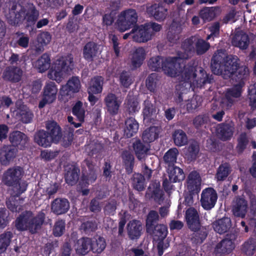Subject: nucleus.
<instances>
[{
  "label": "nucleus",
  "instance_id": "obj_1",
  "mask_svg": "<svg viewBox=\"0 0 256 256\" xmlns=\"http://www.w3.org/2000/svg\"><path fill=\"white\" fill-rule=\"evenodd\" d=\"M182 65L178 56L165 58L156 56L148 62V66L152 70H158L162 68L170 76H179L180 81L176 86V90L180 94L212 82L211 76L209 77L202 68L198 66L197 62H191L184 64L182 68Z\"/></svg>",
  "mask_w": 256,
  "mask_h": 256
},
{
  "label": "nucleus",
  "instance_id": "obj_2",
  "mask_svg": "<svg viewBox=\"0 0 256 256\" xmlns=\"http://www.w3.org/2000/svg\"><path fill=\"white\" fill-rule=\"evenodd\" d=\"M211 68L214 74L220 75L226 79L232 77L238 82L227 91L225 97L220 100L222 108L228 109L236 98L241 96L242 88L244 84L243 80L248 75L249 70L246 66H239V60L236 56H227L222 50H218L214 56Z\"/></svg>",
  "mask_w": 256,
  "mask_h": 256
},
{
  "label": "nucleus",
  "instance_id": "obj_3",
  "mask_svg": "<svg viewBox=\"0 0 256 256\" xmlns=\"http://www.w3.org/2000/svg\"><path fill=\"white\" fill-rule=\"evenodd\" d=\"M33 66L40 72H44L50 68L48 78L60 82L73 69L74 63L72 55L68 54L56 58L50 65V56L44 54L34 62Z\"/></svg>",
  "mask_w": 256,
  "mask_h": 256
},
{
  "label": "nucleus",
  "instance_id": "obj_4",
  "mask_svg": "<svg viewBox=\"0 0 256 256\" xmlns=\"http://www.w3.org/2000/svg\"><path fill=\"white\" fill-rule=\"evenodd\" d=\"M22 172L21 168L16 166L8 170L2 177V182L5 184L12 186L13 192L6 201V204L8 208L13 212H19L22 210V206L20 205L21 200L16 198L25 192L27 188L26 182L20 180Z\"/></svg>",
  "mask_w": 256,
  "mask_h": 256
},
{
  "label": "nucleus",
  "instance_id": "obj_5",
  "mask_svg": "<svg viewBox=\"0 0 256 256\" xmlns=\"http://www.w3.org/2000/svg\"><path fill=\"white\" fill-rule=\"evenodd\" d=\"M6 16L10 24L16 25L24 19L28 21L34 20L38 16V12L32 4L22 6L14 3L8 12H6Z\"/></svg>",
  "mask_w": 256,
  "mask_h": 256
},
{
  "label": "nucleus",
  "instance_id": "obj_6",
  "mask_svg": "<svg viewBox=\"0 0 256 256\" xmlns=\"http://www.w3.org/2000/svg\"><path fill=\"white\" fill-rule=\"evenodd\" d=\"M44 218V214L43 212L36 216L30 211H26L16 218L15 226L19 231L28 230L34 233L42 224Z\"/></svg>",
  "mask_w": 256,
  "mask_h": 256
},
{
  "label": "nucleus",
  "instance_id": "obj_7",
  "mask_svg": "<svg viewBox=\"0 0 256 256\" xmlns=\"http://www.w3.org/2000/svg\"><path fill=\"white\" fill-rule=\"evenodd\" d=\"M46 127L48 132L40 130L34 136V142L44 148L50 146L52 142H57L62 136L60 128L56 122H48Z\"/></svg>",
  "mask_w": 256,
  "mask_h": 256
},
{
  "label": "nucleus",
  "instance_id": "obj_8",
  "mask_svg": "<svg viewBox=\"0 0 256 256\" xmlns=\"http://www.w3.org/2000/svg\"><path fill=\"white\" fill-rule=\"evenodd\" d=\"M194 46L198 54L204 53L210 47L209 44L202 39L196 40V38L192 37L186 40L182 44L181 50L178 52L182 65L184 60L190 56L191 52L194 50Z\"/></svg>",
  "mask_w": 256,
  "mask_h": 256
},
{
  "label": "nucleus",
  "instance_id": "obj_9",
  "mask_svg": "<svg viewBox=\"0 0 256 256\" xmlns=\"http://www.w3.org/2000/svg\"><path fill=\"white\" fill-rule=\"evenodd\" d=\"M137 14L134 10H128L122 12L118 16L116 24V28L120 32L129 29L137 21Z\"/></svg>",
  "mask_w": 256,
  "mask_h": 256
},
{
  "label": "nucleus",
  "instance_id": "obj_10",
  "mask_svg": "<svg viewBox=\"0 0 256 256\" xmlns=\"http://www.w3.org/2000/svg\"><path fill=\"white\" fill-rule=\"evenodd\" d=\"M80 88L79 78L73 76L68 81L66 84L62 86L60 92V98L64 102L67 101L74 93L78 92Z\"/></svg>",
  "mask_w": 256,
  "mask_h": 256
},
{
  "label": "nucleus",
  "instance_id": "obj_11",
  "mask_svg": "<svg viewBox=\"0 0 256 256\" xmlns=\"http://www.w3.org/2000/svg\"><path fill=\"white\" fill-rule=\"evenodd\" d=\"M154 234V238L155 241H158V253L159 256H162L164 250L169 246L168 240H164L168 234V229L166 225H157L154 230L151 232Z\"/></svg>",
  "mask_w": 256,
  "mask_h": 256
},
{
  "label": "nucleus",
  "instance_id": "obj_12",
  "mask_svg": "<svg viewBox=\"0 0 256 256\" xmlns=\"http://www.w3.org/2000/svg\"><path fill=\"white\" fill-rule=\"evenodd\" d=\"M218 199L216 191L212 188H208L202 190L200 196V204L206 210H210L214 208Z\"/></svg>",
  "mask_w": 256,
  "mask_h": 256
},
{
  "label": "nucleus",
  "instance_id": "obj_13",
  "mask_svg": "<svg viewBox=\"0 0 256 256\" xmlns=\"http://www.w3.org/2000/svg\"><path fill=\"white\" fill-rule=\"evenodd\" d=\"M58 88L54 82H47L43 90V98L40 102L39 107L42 108L46 104L52 103L56 98Z\"/></svg>",
  "mask_w": 256,
  "mask_h": 256
},
{
  "label": "nucleus",
  "instance_id": "obj_14",
  "mask_svg": "<svg viewBox=\"0 0 256 256\" xmlns=\"http://www.w3.org/2000/svg\"><path fill=\"white\" fill-rule=\"evenodd\" d=\"M202 178L199 173L193 170L188 175L186 184V190L190 194H198L201 189Z\"/></svg>",
  "mask_w": 256,
  "mask_h": 256
},
{
  "label": "nucleus",
  "instance_id": "obj_15",
  "mask_svg": "<svg viewBox=\"0 0 256 256\" xmlns=\"http://www.w3.org/2000/svg\"><path fill=\"white\" fill-rule=\"evenodd\" d=\"M132 40L138 42H144L150 40L152 36V32L148 29L146 25L134 28L132 30Z\"/></svg>",
  "mask_w": 256,
  "mask_h": 256
},
{
  "label": "nucleus",
  "instance_id": "obj_16",
  "mask_svg": "<svg viewBox=\"0 0 256 256\" xmlns=\"http://www.w3.org/2000/svg\"><path fill=\"white\" fill-rule=\"evenodd\" d=\"M11 112L14 116L20 120L22 122L28 124L30 122L34 114L25 105H20L17 109L12 108Z\"/></svg>",
  "mask_w": 256,
  "mask_h": 256
},
{
  "label": "nucleus",
  "instance_id": "obj_17",
  "mask_svg": "<svg viewBox=\"0 0 256 256\" xmlns=\"http://www.w3.org/2000/svg\"><path fill=\"white\" fill-rule=\"evenodd\" d=\"M146 12L150 16H152L158 21L163 20L167 16V8H164L160 4H154L148 6Z\"/></svg>",
  "mask_w": 256,
  "mask_h": 256
},
{
  "label": "nucleus",
  "instance_id": "obj_18",
  "mask_svg": "<svg viewBox=\"0 0 256 256\" xmlns=\"http://www.w3.org/2000/svg\"><path fill=\"white\" fill-rule=\"evenodd\" d=\"M104 102L108 112L111 114H116L118 112L122 100L115 94L110 93L105 98Z\"/></svg>",
  "mask_w": 256,
  "mask_h": 256
},
{
  "label": "nucleus",
  "instance_id": "obj_19",
  "mask_svg": "<svg viewBox=\"0 0 256 256\" xmlns=\"http://www.w3.org/2000/svg\"><path fill=\"white\" fill-rule=\"evenodd\" d=\"M248 211L247 202L243 198H236L234 202L232 208L233 214L243 218Z\"/></svg>",
  "mask_w": 256,
  "mask_h": 256
},
{
  "label": "nucleus",
  "instance_id": "obj_20",
  "mask_svg": "<svg viewBox=\"0 0 256 256\" xmlns=\"http://www.w3.org/2000/svg\"><path fill=\"white\" fill-rule=\"evenodd\" d=\"M10 140L12 144V146H17L20 150H23L28 142L27 136L19 131L12 133L10 136Z\"/></svg>",
  "mask_w": 256,
  "mask_h": 256
},
{
  "label": "nucleus",
  "instance_id": "obj_21",
  "mask_svg": "<svg viewBox=\"0 0 256 256\" xmlns=\"http://www.w3.org/2000/svg\"><path fill=\"white\" fill-rule=\"evenodd\" d=\"M16 148L14 146H4L0 152V162L2 164L6 165L16 156Z\"/></svg>",
  "mask_w": 256,
  "mask_h": 256
},
{
  "label": "nucleus",
  "instance_id": "obj_22",
  "mask_svg": "<svg viewBox=\"0 0 256 256\" xmlns=\"http://www.w3.org/2000/svg\"><path fill=\"white\" fill-rule=\"evenodd\" d=\"M186 218L189 228L196 231L199 228V216L198 212L193 208H190L186 212Z\"/></svg>",
  "mask_w": 256,
  "mask_h": 256
},
{
  "label": "nucleus",
  "instance_id": "obj_23",
  "mask_svg": "<svg viewBox=\"0 0 256 256\" xmlns=\"http://www.w3.org/2000/svg\"><path fill=\"white\" fill-rule=\"evenodd\" d=\"M146 52L144 48L139 47L134 50L131 60V64L133 68L140 67L146 58Z\"/></svg>",
  "mask_w": 256,
  "mask_h": 256
},
{
  "label": "nucleus",
  "instance_id": "obj_24",
  "mask_svg": "<svg viewBox=\"0 0 256 256\" xmlns=\"http://www.w3.org/2000/svg\"><path fill=\"white\" fill-rule=\"evenodd\" d=\"M160 184L158 182L150 184L146 192V196L152 198L156 202L160 204L163 200V192L160 190Z\"/></svg>",
  "mask_w": 256,
  "mask_h": 256
},
{
  "label": "nucleus",
  "instance_id": "obj_25",
  "mask_svg": "<svg viewBox=\"0 0 256 256\" xmlns=\"http://www.w3.org/2000/svg\"><path fill=\"white\" fill-rule=\"evenodd\" d=\"M22 74V71L20 68L10 66L4 70L2 78L5 80L18 82L20 80Z\"/></svg>",
  "mask_w": 256,
  "mask_h": 256
},
{
  "label": "nucleus",
  "instance_id": "obj_26",
  "mask_svg": "<svg viewBox=\"0 0 256 256\" xmlns=\"http://www.w3.org/2000/svg\"><path fill=\"white\" fill-rule=\"evenodd\" d=\"M70 208L68 200L64 198L56 199L52 204V210L57 214H60L66 212Z\"/></svg>",
  "mask_w": 256,
  "mask_h": 256
},
{
  "label": "nucleus",
  "instance_id": "obj_27",
  "mask_svg": "<svg viewBox=\"0 0 256 256\" xmlns=\"http://www.w3.org/2000/svg\"><path fill=\"white\" fill-rule=\"evenodd\" d=\"M234 248V244L232 238H226L218 244L214 250L217 254H224L230 252Z\"/></svg>",
  "mask_w": 256,
  "mask_h": 256
},
{
  "label": "nucleus",
  "instance_id": "obj_28",
  "mask_svg": "<svg viewBox=\"0 0 256 256\" xmlns=\"http://www.w3.org/2000/svg\"><path fill=\"white\" fill-rule=\"evenodd\" d=\"M234 128L228 124H220L217 126L216 132L218 136L224 140H229L233 134Z\"/></svg>",
  "mask_w": 256,
  "mask_h": 256
},
{
  "label": "nucleus",
  "instance_id": "obj_29",
  "mask_svg": "<svg viewBox=\"0 0 256 256\" xmlns=\"http://www.w3.org/2000/svg\"><path fill=\"white\" fill-rule=\"evenodd\" d=\"M98 46L95 43L90 42L86 44L83 50V55L85 59L92 60L99 53Z\"/></svg>",
  "mask_w": 256,
  "mask_h": 256
},
{
  "label": "nucleus",
  "instance_id": "obj_30",
  "mask_svg": "<svg viewBox=\"0 0 256 256\" xmlns=\"http://www.w3.org/2000/svg\"><path fill=\"white\" fill-rule=\"evenodd\" d=\"M142 229L140 222L138 220L130 221L128 225V232L131 239L138 238L140 235Z\"/></svg>",
  "mask_w": 256,
  "mask_h": 256
},
{
  "label": "nucleus",
  "instance_id": "obj_31",
  "mask_svg": "<svg viewBox=\"0 0 256 256\" xmlns=\"http://www.w3.org/2000/svg\"><path fill=\"white\" fill-rule=\"evenodd\" d=\"M168 172L170 180L172 182H180L185 178L182 170L176 166H170Z\"/></svg>",
  "mask_w": 256,
  "mask_h": 256
},
{
  "label": "nucleus",
  "instance_id": "obj_32",
  "mask_svg": "<svg viewBox=\"0 0 256 256\" xmlns=\"http://www.w3.org/2000/svg\"><path fill=\"white\" fill-rule=\"evenodd\" d=\"M138 130V124L133 118H130L125 122L124 129V134L127 137H132L136 134Z\"/></svg>",
  "mask_w": 256,
  "mask_h": 256
},
{
  "label": "nucleus",
  "instance_id": "obj_33",
  "mask_svg": "<svg viewBox=\"0 0 256 256\" xmlns=\"http://www.w3.org/2000/svg\"><path fill=\"white\" fill-rule=\"evenodd\" d=\"M230 218H224L215 222L213 224V228L216 232L219 234H223L230 228Z\"/></svg>",
  "mask_w": 256,
  "mask_h": 256
},
{
  "label": "nucleus",
  "instance_id": "obj_34",
  "mask_svg": "<svg viewBox=\"0 0 256 256\" xmlns=\"http://www.w3.org/2000/svg\"><path fill=\"white\" fill-rule=\"evenodd\" d=\"M156 113V109L154 105L148 100H146L144 102V108L143 110L144 120L148 122L150 120L153 119Z\"/></svg>",
  "mask_w": 256,
  "mask_h": 256
},
{
  "label": "nucleus",
  "instance_id": "obj_35",
  "mask_svg": "<svg viewBox=\"0 0 256 256\" xmlns=\"http://www.w3.org/2000/svg\"><path fill=\"white\" fill-rule=\"evenodd\" d=\"M92 240L83 238L79 240L75 244V249L78 254H85L91 248Z\"/></svg>",
  "mask_w": 256,
  "mask_h": 256
},
{
  "label": "nucleus",
  "instance_id": "obj_36",
  "mask_svg": "<svg viewBox=\"0 0 256 256\" xmlns=\"http://www.w3.org/2000/svg\"><path fill=\"white\" fill-rule=\"evenodd\" d=\"M232 44L241 49L246 48L248 44V35L243 32L236 34L232 39Z\"/></svg>",
  "mask_w": 256,
  "mask_h": 256
},
{
  "label": "nucleus",
  "instance_id": "obj_37",
  "mask_svg": "<svg viewBox=\"0 0 256 256\" xmlns=\"http://www.w3.org/2000/svg\"><path fill=\"white\" fill-rule=\"evenodd\" d=\"M159 132V128L156 126L146 130L142 134V140L146 143L153 142L158 138Z\"/></svg>",
  "mask_w": 256,
  "mask_h": 256
},
{
  "label": "nucleus",
  "instance_id": "obj_38",
  "mask_svg": "<svg viewBox=\"0 0 256 256\" xmlns=\"http://www.w3.org/2000/svg\"><path fill=\"white\" fill-rule=\"evenodd\" d=\"M175 144L178 146H183L187 144L188 138L186 133L181 130L174 131L172 134Z\"/></svg>",
  "mask_w": 256,
  "mask_h": 256
},
{
  "label": "nucleus",
  "instance_id": "obj_39",
  "mask_svg": "<svg viewBox=\"0 0 256 256\" xmlns=\"http://www.w3.org/2000/svg\"><path fill=\"white\" fill-rule=\"evenodd\" d=\"M102 81L103 79L100 76L92 78L90 82V86L88 88V93L96 94L101 92L102 90Z\"/></svg>",
  "mask_w": 256,
  "mask_h": 256
},
{
  "label": "nucleus",
  "instance_id": "obj_40",
  "mask_svg": "<svg viewBox=\"0 0 256 256\" xmlns=\"http://www.w3.org/2000/svg\"><path fill=\"white\" fill-rule=\"evenodd\" d=\"M106 246V241L102 237L97 236L92 240L91 248L94 252H101L104 250Z\"/></svg>",
  "mask_w": 256,
  "mask_h": 256
},
{
  "label": "nucleus",
  "instance_id": "obj_41",
  "mask_svg": "<svg viewBox=\"0 0 256 256\" xmlns=\"http://www.w3.org/2000/svg\"><path fill=\"white\" fill-rule=\"evenodd\" d=\"M134 149L138 158L141 160L145 156L149 146L148 144L144 145L140 140H136L134 143Z\"/></svg>",
  "mask_w": 256,
  "mask_h": 256
},
{
  "label": "nucleus",
  "instance_id": "obj_42",
  "mask_svg": "<svg viewBox=\"0 0 256 256\" xmlns=\"http://www.w3.org/2000/svg\"><path fill=\"white\" fill-rule=\"evenodd\" d=\"M218 8L215 7L206 8L200 12V16L204 20H210L216 14Z\"/></svg>",
  "mask_w": 256,
  "mask_h": 256
},
{
  "label": "nucleus",
  "instance_id": "obj_43",
  "mask_svg": "<svg viewBox=\"0 0 256 256\" xmlns=\"http://www.w3.org/2000/svg\"><path fill=\"white\" fill-rule=\"evenodd\" d=\"M158 215L154 210L150 211L148 214L146 220V228L147 232L150 234L152 232L154 224L158 220Z\"/></svg>",
  "mask_w": 256,
  "mask_h": 256
},
{
  "label": "nucleus",
  "instance_id": "obj_44",
  "mask_svg": "<svg viewBox=\"0 0 256 256\" xmlns=\"http://www.w3.org/2000/svg\"><path fill=\"white\" fill-rule=\"evenodd\" d=\"M12 233L10 232H6L0 235V253L6 250L10 244Z\"/></svg>",
  "mask_w": 256,
  "mask_h": 256
},
{
  "label": "nucleus",
  "instance_id": "obj_45",
  "mask_svg": "<svg viewBox=\"0 0 256 256\" xmlns=\"http://www.w3.org/2000/svg\"><path fill=\"white\" fill-rule=\"evenodd\" d=\"M132 186L138 191L142 190L145 186L144 176L139 174H136L133 176Z\"/></svg>",
  "mask_w": 256,
  "mask_h": 256
},
{
  "label": "nucleus",
  "instance_id": "obj_46",
  "mask_svg": "<svg viewBox=\"0 0 256 256\" xmlns=\"http://www.w3.org/2000/svg\"><path fill=\"white\" fill-rule=\"evenodd\" d=\"M72 113L76 116L80 122L84 120L85 110L82 107V104L78 102L72 108Z\"/></svg>",
  "mask_w": 256,
  "mask_h": 256
},
{
  "label": "nucleus",
  "instance_id": "obj_47",
  "mask_svg": "<svg viewBox=\"0 0 256 256\" xmlns=\"http://www.w3.org/2000/svg\"><path fill=\"white\" fill-rule=\"evenodd\" d=\"M230 168L228 164H224L220 166L218 170L216 178L218 180H223L228 175Z\"/></svg>",
  "mask_w": 256,
  "mask_h": 256
},
{
  "label": "nucleus",
  "instance_id": "obj_48",
  "mask_svg": "<svg viewBox=\"0 0 256 256\" xmlns=\"http://www.w3.org/2000/svg\"><path fill=\"white\" fill-rule=\"evenodd\" d=\"M178 152L177 148H173L168 151L164 156V161L168 164H174L176 160Z\"/></svg>",
  "mask_w": 256,
  "mask_h": 256
},
{
  "label": "nucleus",
  "instance_id": "obj_49",
  "mask_svg": "<svg viewBox=\"0 0 256 256\" xmlns=\"http://www.w3.org/2000/svg\"><path fill=\"white\" fill-rule=\"evenodd\" d=\"M126 107L130 113L138 112L140 108L136 99L135 98H132L130 96L128 99Z\"/></svg>",
  "mask_w": 256,
  "mask_h": 256
},
{
  "label": "nucleus",
  "instance_id": "obj_50",
  "mask_svg": "<svg viewBox=\"0 0 256 256\" xmlns=\"http://www.w3.org/2000/svg\"><path fill=\"white\" fill-rule=\"evenodd\" d=\"M188 152L186 154L187 158L190 160L195 159L199 152V148L198 144L194 142L190 144L188 148Z\"/></svg>",
  "mask_w": 256,
  "mask_h": 256
},
{
  "label": "nucleus",
  "instance_id": "obj_51",
  "mask_svg": "<svg viewBox=\"0 0 256 256\" xmlns=\"http://www.w3.org/2000/svg\"><path fill=\"white\" fill-rule=\"evenodd\" d=\"M52 36L48 32H42L38 36V42L40 44V47L46 46L50 42Z\"/></svg>",
  "mask_w": 256,
  "mask_h": 256
},
{
  "label": "nucleus",
  "instance_id": "obj_52",
  "mask_svg": "<svg viewBox=\"0 0 256 256\" xmlns=\"http://www.w3.org/2000/svg\"><path fill=\"white\" fill-rule=\"evenodd\" d=\"M248 96L250 105L252 108L256 109V83L249 86Z\"/></svg>",
  "mask_w": 256,
  "mask_h": 256
},
{
  "label": "nucleus",
  "instance_id": "obj_53",
  "mask_svg": "<svg viewBox=\"0 0 256 256\" xmlns=\"http://www.w3.org/2000/svg\"><path fill=\"white\" fill-rule=\"evenodd\" d=\"M202 102V98L200 96H196L193 97L186 104V108L188 110H192L199 106Z\"/></svg>",
  "mask_w": 256,
  "mask_h": 256
},
{
  "label": "nucleus",
  "instance_id": "obj_54",
  "mask_svg": "<svg viewBox=\"0 0 256 256\" xmlns=\"http://www.w3.org/2000/svg\"><path fill=\"white\" fill-rule=\"evenodd\" d=\"M78 180V173L77 170L74 168L68 171L66 175V182L69 184H74Z\"/></svg>",
  "mask_w": 256,
  "mask_h": 256
},
{
  "label": "nucleus",
  "instance_id": "obj_55",
  "mask_svg": "<svg viewBox=\"0 0 256 256\" xmlns=\"http://www.w3.org/2000/svg\"><path fill=\"white\" fill-rule=\"evenodd\" d=\"M174 27L175 24H173L168 34V40L172 43L176 42V40L179 39L178 34L181 30L180 28H178L174 32H173Z\"/></svg>",
  "mask_w": 256,
  "mask_h": 256
},
{
  "label": "nucleus",
  "instance_id": "obj_56",
  "mask_svg": "<svg viewBox=\"0 0 256 256\" xmlns=\"http://www.w3.org/2000/svg\"><path fill=\"white\" fill-rule=\"evenodd\" d=\"M65 230V224L62 220H58L54 225V234L56 236H59L62 234Z\"/></svg>",
  "mask_w": 256,
  "mask_h": 256
},
{
  "label": "nucleus",
  "instance_id": "obj_57",
  "mask_svg": "<svg viewBox=\"0 0 256 256\" xmlns=\"http://www.w3.org/2000/svg\"><path fill=\"white\" fill-rule=\"evenodd\" d=\"M58 154V152L46 150L41 152L40 158L44 160L50 161L56 158Z\"/></svg>",
  "mask_w": 256,
  "mask_h": 256
},
{
  "label": "nucleus",
  "instance_id": "obj_58",
  "mask_svg": "<svg viewBox=\"0 0 256 256\" xmlns=\"http://www.w3.org/2000/svg\"><path fill=\"white\" fill-rule=\"evenodd\" d=\"M156 78L155 74H151L146 80V86L150 91H154L156 87Z\"/></svg>",
  "mask_w": 256,
  "mask_h": 256
},
{
  "label": "nucleus",
  "instance_id": "obj_59",
  "mask_svg": "<svg viewBox=\"0 0 256 256\" xmlns=\"http://www.w3.org/2000/svg\"><path fill=\"white\" fill-rule=\"evenodd\" d=\"M8 214L6 210L3 208H0V230L6 227L8 223L7 219Z\"/></svg>",
  "mask_w": 256,
  "mask_h": 256
},
{
  "label": "nucleus",
  "instance_id": "obj_60",
  "mask_svg": "<svg viewBox=\"0 0 256 256\" xmlns=\"http://www.w3.org/2000/svg\"><path fill=\"white\" fill-rule=\"evenodd\" d=\"M116 15V12H111L110 14H106L103 16L102 24L103 25L106 26L111 25L114 22V17Z\"/></svg>",
  "mask_w": 256,
  "mask_h": 256
},
{
  "label": "nucleus",
  "instance_id": "obj_61",
  "mask_svg": "<svg viewBox=\"0 0 256 256\" xmlns=\"http://www.w3.org/2000/svg\"><path fill=\"white\" fill-rule=\"evenodd\" d=\"M120 80L122 84L125 87H128L132 82V79L126 72L122 73L121 74Z\"/></svg>",
  "mask_w": 256,
  "mask_h": 256
},
{
  "label": "nucleus",
  "instance_id": "obj_62",
  "mask_svg": "<svg viewBox=\"0 0 256 256\" xmlns=\"http://www.w3.org/2000/svg\"><path fill=\"white\" fill-rule=\"evenodd\" d=\"M210 32V34H209L206 39L210 40L212 36H216L219 32V24L218 23H215L212 24L209 28Z\"/></svg>",
  "mask_w": 256,
  "mask_h": 256
},
{
  "label": "nucleus",
  "instance_id": "obj_63",
  "mask_svg": "<svg viewBox=\"0 0 256 256\" xmlns=\"http://www.w3.org/2000/svg\"><path fill=\"white\" fill-rule=\"evenodd\" d=\"M116 209V202L112 200L105 206L104 211L108 214H113Z\"/></svg>",
  "mask_w": 256,
  "mask_h": 256
},
{
  "label": "nucleus",
  "instance_id": "obj_64",
  "mask_svg": "<svg viewBox=\"0 0 256 256\" xmlns=\"http://www.w3.org/2000/svg\"><path fill=\"white\" fill-rule=\"evenodd\" d=\"M248 144V140L246 138V134H242L240 136V137L238 139V148L240 149V150H244L246 145Z\"/></svg>",
  "mask_w": 256,
  "mask_h": 256
}]
</instances>
